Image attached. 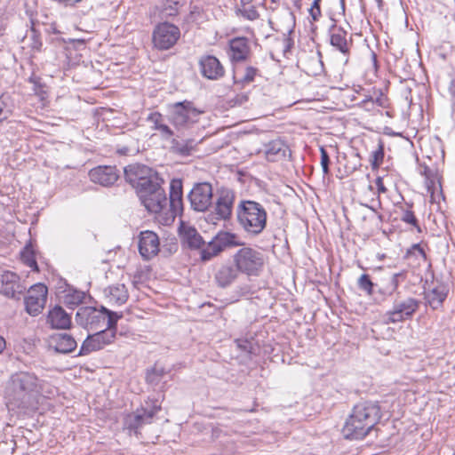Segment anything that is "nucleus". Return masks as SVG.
I'll return each instance as SVG.
<instances>
[{
	"instance_id": "20",
	"label": "nucleus",
	"mask_w": 455,
	"mask_h": 455,
	"mask_svg": "<svg viewBox=\"0 0 455 455\" xmlns=\"http://www.w3.org/2000/svg\"><path fill=\"white\" fill-rule=\"evenodd\" d=\"M201 74L209 80H218L224 76L225 68L215 56L204 55L199 60Z\"/></svg>"
},
{
	"instance_id": "28",
	"label": "nucleus",
	"mask_w": 455,
	"mask_h": 455,
	"mask_svg": "<svg viewBox=\"0 0 455 455\" xmlns=\"http://www.w3.org/2000/svg\"><path fill=\"white\" fill-rule=\"evenodd\" d=\"M151 127L158 131L164 139H169L173 135L172 129L165 124L164 116L159 112L150 113L147 118Z\"/></svg>"
},
{
	"instance_id": "9",
	"label": "nucleus",
	"mask_w": 455,
	"mask_h": 455,
	"mask_svg": "<svg viewBox=\"0 0 455 455\" xmlns=\"http://www.w3.org/2000/svg\"><path fill=\"white\" fill-rule=\"evenodd\" d=\"M124 178L136 192L143 190L161 180L151 168L142 164H132L124 168Z\"/></svg>"
},
{
	"instance_id": "50",
	"label": "nucleus",
	"mask_w": 455,
	"mask_h": 455,
	"mask_svg": "<svg viewBox=\"0 0 455 455\" xmlns=\"http://www.w3.org/2000/svg\"><path fill=\"white\" fill-rule=\"evenodd\" d=\"M340 4H341L342 8L344 9L345 8V0H340Z\"/></svg>"
},
{
	"instance_id": "44",
	"label": "nucleus",
	"mask_w": 455,
	"mask_h": 455,
	"mask_svg": "<svg viewBox=\"0 0 455 455\" xmlns=\"http://www.w3.org/2000/svg\"><path fill=\"white\" fill-rule=\"evenodd\" d=\"M10 114V110L6 108L4 101L0 100V123L5 120Z\"/></svg>"
},
{
	"instance_id": "51",
	"label": "nucleus",
	"mask_w": 455,
	"mask_h": 455,
	"mask_svg": "<svg viewBox=\"0 0 455 455\" xmlns=\"http://www.w3.org/2000/svg\"><path fill=\"white\" fill-rule=\"evenodd\" d=\"M366 207L369 208L370 210H371L375 214H377L376 211L372 207L368 206V205H366Z\"/></svg>"
},
{
	"instance_id": "45",
	"label": "nucleus",
	"mask_w": 455,
	"mask_h": 455,
	"mask_svg": "<svg viewBox=\"0 0 455 455\" xmlns=\"http://www.w3.org/2000/svg\"><path fill=\"white\" fill-rule=\"evenodd\" d=\"M375 185L377 186L378 193L384 194L387 192V188L384 185L383 179L381 177H378L375 180Z\"/></svg>"
},
{
	"instance_id": "36",
	"label": "nucleus",
	"mask_w": 455,
	"mask_h": 455,
	"mask_svg": "<svg viewBox=\"0 0 455 455\" xmlns=\"http://www.w3.org/2000/svg\"><path fill=\"white\" fill-rule=\"evenodd\" d=\"M237 12L248 20H255L259 17L256 7L253 5L240 7Z\"/></svg>"
},
{
	"instance_id": "39",
	"label": "nucleus",
	"mask_w": 455,
	"mask_h": 455,
	"mask_svg": "<svg viewBox=\"0 0 455 455\" xmlns=\"http://www.w3.org/2000/svg\"><path fill=\"white\" fill-rule=\"evenodd\" d=\"M84 294L80 291H74L73 293L68 294L65 298V301L68 305H78L82 303Z\"/></svg>"
},
{
	"instance_id": "29",
	"label": "nucleus",
	"mask_w": 455,
	"mask_h": 455,
	"mask_svg": "<svg viewBox=\"0 0 455 455\" xmlns=\"http://www.w3.org/2000/svg\"><path fill=\"white\" fill-rule=\"evenodd\" d=\"M285 152L286 146L281 140H275L265 145L264 153L266 158L270 162L284 157Z\"/></svg>"
},
{
	"instance_id": "10",
	"label": "nucleus",
	"mask_w": 455,
	"mask_h": 455,
	"mask_svg": "<svg viewBox=\"0 0 455 455\" xmlns=\"http://www.w3.org/2000/svg\"><path fill=\"white\" fill-rule=\"evenodd\" d=\"M180 36V28L170 22L159 23L153 31V44L158 50L173 47Z\"/></svg>"
},
{
	"instance_id": "3",
	"label": "nucleus",
	"mask_w": 455,
	"mask_h": 455,
	"mask_svg": "<svg viewBox=\"0 0 455 455\" xmlns=\"http://www.w3.org/2000/svg\"><path fill=\"white\" fill-rule=\"evenodd\" d=\"M235 212L239 226L250 235H259L267 227V211L256 201L241 200Z\"/></svg>"
},
{
	"instance_id": "21",
	"label": "nucleus",
	"mask_w": 455,
	"mask_h": 455,
	"mask_svg": "<svg viewBox=\"0 0 455 455\" xmlns=\"http://www.w3.org/2000/svg\"><path fill=\"white\" fill-rule=\"evenodd\" d=\"M182 182L181 180H172L170 184V197L168 201L167 214L174 219L176 215L180 214L183 211L182 200Z\"/></svg>"
},
{
	"instance_id": "19",
	"label": "nucleus",
	"mask_w": 455,
	"mask_h": 455,
	"mask_svg": "<svg viewBox=\"0 0 455 455\" xmlns=\"http://www.w3.org/2000/svg\"><path fill=\"white\" fill-rule=\"evenodd\" d=\"M24 289L17 274L12 271H4L0 274V292L4 296L15 298L20 295Z\"/></svg>"
},
{
	"instance_id": "40",
	"label": "nucleus",
	"mask_w": 455,
	"mask_h": 455,
	"mask_svg": "<svg viewBox=\"0 0 455 455\" xmlns=\"http://www.w3.org/2000/svg\"><path fill=\"white\" fill-rule=\"evenodd\" d=\"M258 73V69L254 67H246L244 70V75L241 79L242 84H250L254 81L255 76Z\"/></svg>"
},
{
	"instance_id": "38",
	"label": "nucleus",
	"mask_w": 455,
	"mask_h": 455,
	"mask_svg": "<svg viewBox=\"0 0 455 455\" xmlns=\"http://www.w3.org/2000/svg\"><path fill=\"white\" fill-rule=\"evenodd\" d=\"M235 238V235L225 232L218 234L213 239L220 245H221V250L223 251L227 246L232 243L233 239Z\"/></svg>"
},
{
	"instance_id": "4",
	"label": "nucleus",
	"mask_w": 455,
	"mask_h": 455,
	"mask_svg": "<svg viewBox=\"0 0 455 455\" xmlns=\"http://www.w3.org/2000/svg\"><path fill=\"white\" fill-rule=\"evenodd\" d=\"M122 314L108 310L105 307H81L76 314V322L87 331H94L106 327L116 326Z\"/></svg>"
},
{
	"instance_id": "11",
	"label": "nucleus",
	"mask_w": 455,
	"mask_h": 455,
	"mask_svg": "<svg viewBox=\"0 0 455 455\" xmlns=\"http://www.w3.org/2000/svg\"><path fill=\"white\" fill-rule=\"evenodd\" d=\"M95 331V333L88 335L84 339L81 346L79 355H88L93 351L100 350L107 345L111 344L116 338V326L106 327Z\"/></svg>"
},
{
	"instance_id": "8",
	"label": "nucleus",
	"mask_w": 455,
	"mask_h": 455,
	"mask_svg": "<svg viewBox=\"0 0 455 455\" xmlns=\"http://www.w3.org/2000/svg\"><path fill=\"white\" fill-rule=\"evenodd\" d=\"M201 113L190 101L177 102L172 106L169 121L177 130H185L198 121Z\"/></svg>"
},
{
	"instance_id": "6",
	"label": "nucleus",
	"mask_w": 455,
	"mask_h": 455,
	"mask_svg": "<svg viewBox=\"0 0 455 455\" xmlns=\"http://www.w3.org/2000/svg\"><path fill=\"white\" fill-rule=\"evenodd\" d=\"M234 261L240 272L258 276L264 266V255L251 247H243L234 255Z\"/></svg>"
},
{
	"instance_id": "18",
	"label": "nucleus",
	"mask_w": 455,
	"mask_h": 455,
	"mask_svg": "<svg viewBox=\"0 0 455 455\" xmlns=\"http://www.w3.org/2000/svg\"><path fill=\"white\" fill-rule=\"evenodd\" d=\"M89 177L93 183L109 187L116 182L119 173L116 166L100 165L89 172Z\"/></svg>"
},
{
	"instance_id": "43",
	"label": "nucleus",
	"mask_w": 455,
	"mask_h": 455,
	"mask_svg": "<svg viewBox=\"0 0 455 455\" xmlns=\"http://www.w3.org/2000/svg\"><path fill=\"white\" fill-rule=\"evenodd\" d=\"M320 2L321 0H314L309 9V14L314 21L318 20L319 17L321 16Z\"/></svg>"
},
{
	"instance_id": "35",
	"label": "nucleus",
	"mask_w": 455,
	"mask_h": 455,
	"mask_svg": "<svg viewBox=\"0 0 455 455\" xmlns=\"http://www.w3.org/2000/svg\"><path fill=\"white\" fill-rule=\"evenodd\" d=\"M357 284L359 289L364 291L368 295H372L374 293L375 284L371 282L369 275L363 274L359 277Z\"/></svg>"
},
{
	"instance_id": "32",
	"label": "nucleus",
	"mask_w": 455,
	"mask_h": 455,
	"mask_svg": "<svg viewBox=\"0 0 455 455\" xmlns=\"http://www.w3.org/2000/svg\"><path fill=\"white\" fill-rule=\"evenodd\" d=\"M401 274H394L387 279V283L384 287L379 288V292L385 297L392 296L397 290L399 285L398 278Z\"/></svg>"
},
{
	"instance_id": "2",
	"label": "nucleus",
	"mask_w": 455,
	"mask_h": 455,
	"mask_svg": "<svg viewBox=\"0 0 455 455\" xmlns=\"http://www.w3.org/2000/svg\"><path fill=\"white\" fill-rule=\"evenodd\" d=\"M380 419V407L377 402L365 401L354 406L352 413L343 427L347 439H362L366 436Z\"/></svg>"
},
{
	"instance_id": "27",
	"label": "nucleus",
	"mask_w": 455,
	"mask_h": 455,
	"mask_svg": "<svg viewBox=\"0 0 455 455\" xmlns=\"http://www.w3.org/2000/svg\"><path fill=\"white\" fill-rule=\"evenodd\" d=\"M180 235L182 242L191 249H198L204 243L200 234L191 226L182 224L180 228Z\"/></svg>"
},
{
	"instance_id": "17",
	"label": "nucleus",
	"mask_w": 455,
	"mask_h": 455,
	"mask_svg": "<svg viewBox=\"0 0 455 455\" xmlns=\"http://www.w3.org/2000/svg\"><path fill=\"white\" fill-rule=\"evenodd\" d=\"M330 44L346 57L345 62H347L353 45L352 38L347 39V32L343 28L333 25L330 30Z\"/></svg>"
},
{
	"instance_id": "47",
	"label": "nucleus",
	"mask_w": 455,
	"mask_h": 455,
	"mask_svg": "<svg viewBox=\"0 0 455 455\" xmlns=\"http://www.w3.org/2000/svg\"><path fill=\"white\" fill-rule=\"evenodd\" d=\"M26 264L30 267L31 268L35 269V270H38V267H37V263L35 259L33 258H28L26 259Z\"/></svg>"
},
{
	"instance_id": "42",
	"label": "nucleus",
	"mask_w": 455,
	"mask_h": 455,
	"mask_svg": "<svg viewBox=\"0 0 455 455\" xmlns=\"http://www.w3.org/2000/svg\"><path fill=\"white\" fill-rule=\"evenodd\" d=\"M320 152H321V166L323 169V172L324 174H328L329 173V164H330L329 155L323 148H320Z\"/></svg>"
},
{
	"instance_id": "25",
	"label": "nucleus",
	"mask_w": 455,
	"mask_h": 455,
	"mask_svg": "<svg viewBox=\"0 0 455 455\" xmlns=\"http://www.w3.org/2000/svg\"><path fill=\"white\" fill-rule=\"evenodd\" d=\"M448 295V288L443 283H437L435 287L425 291V299L433 309H438L443 306Z\"/></svg>"
},
{
	"instance_id": "5",
	"label": "nucleus",
	"mask_w": 455,
	"mask_h": 455,
	"mask_svg": "<svg viewBox=\"0 0 455 455\" xmlns=\"http://www.w3.org/2000/svg\"><path fill=\"white\" fill-rule=\"evenodd\" d=\"M163 179L151 186L140 191L138 194L141 204L152 213L165 212L168 211V199L164 189L162 188Z\"/></svg>"
},
{
	"instance_id": "41",
	"label": "nucleus",
	"mask_w": 455,
	"mask_h": 455,
	"mask_svg": "<svg viewBox=\"0 0 455 455\" xmlns=\"http://www.w3.org/2000/svg\"><path fill=\"white\" fill-rule=\"evenodd\" d=\"M401 220L407 224L414 226L415 228H417L419 230V227L418 225V220L411 211H410V210L403 211V212L401 216Z\"/></svg>"
},
{
	"instance_id": "26",
	"label": "nucleus",
	"mask_w": 455,
	"mask_h": 455,
	"mask_svg": "<svg viewBox=\"0 0 455 455\" xmlns=\"http://www.w3.org/2000/svg\"><path fill=\"white\" fill-rule=\"evenodd\" d=\"M51 346L62 354H68L75 350L77 346L75 339L68 333H58L51 338Z\"/></svg>"
},
{
	"instance_id": "24",
	"label": "nucleus",
	"mask_w": 455,
	"mask_h": 455,
	"mask_svg": "<svg viewBox=\"0 0 455 455\" xmlns=\"http://www.w3.org/2000/svg\"><path fill=\"white\" fill-rule=\"evenodd\" d=\"M47 323L52 329H68L71 325V318L61 307L55 306L48 313Z\"/></svg>"
},
{
	"instance_id": "15",
	"label": "nucleus",
	"mask_w": 455,
	"mask_h": 455,
	"mask_svg": "<svg viewBox=\"0 0 455 455\" xmlns=\"http://www.w3.org/2000/svg\"><path fill=\"white\" fill-rule=\"evenodd\" d=\"M235 193L227 188H220L217 190L215 203V213L219 219L228 220L232 217Z\"/></svg>"
},
{
	"instance_id": "46",
	"label": "nucleus",
	"mask_w": 455,
	"mask_h": 455,
	"mask_svg": "<svg viewBox=\"0 0 455 455\" xmlns=\"http://www.w3.org/2000/svg\"><path fill=\"white\" fill-rule=\"evenodd\" d=\"M237 343V346L243 349V351H246V352H251V343L247 340H237L236 341Z\"/></svg>"
},
{
	"instance_id": "49",
	"label": "nucleus",
	"mask_w": 455,
	"mask_h": 455,
	"mask_svg": "<svg viewBox=\"0 0 455 455\" xmlns=\"http://www.w3.org/2000/svg\"><path fill=\"white\" fill-rule=\"evenodd\" d=\"M252 0H241V7L251 6Z\"/></svg>"
},
{
	"instance_id": "31",
	"label": "nucleus",
	"mask_w": 455,
	"mask_h": 455,
	"mask_svg": "<svg viewBox=\"0 0 455 455\" xmlns=\"http://www.w3.org/2000/svg\"><path fill=\"white\" fill-rule=\"evenodd\" d=\"M195 148L194 140H173L172 144V149L173 152L178 153L181 156H188Z\"/></svg>"
},
{
	"instance_id": "30",
	"label": "nucleus",
	"mask_w": 455,
	"mask_h": 455,
	"mask_svg": "<svg viewBox=\"0 0 455 455\" xmlns=\"http://www.w3.org/2000/svg\"><path fill=\"white\" fill-rule=\"evenodd\" d=\"M238 271L236 267L222 266L218 269L215 275L216 282L220 286L227 287L237 278Z\"/></svg>"
},
{
	"instance_id": "34",
	"label": "nucleus",
	"mask_w": 455,
	"mask_h": 455,
	"mask_svg": "<svg viewBox=\"0 0 455 455\" xmlns=\"http://www.w3.org/2000/svg\"><path fill=\"white\" fill-rule=\"evenodd\" d=\"M164 375L165 371L164 368L155 366L151 371H148L146 379L148 383L156 386Z\"/></svg>"
},
{
	"instance_id": "22",
	"label": "nucleus",
	"mask_w": 455,
	"mask_h": 455,
	"mask_svg": "<svg viewBox=\"0 0 455 455\" xmlns=\"http://www.w3.org/2000/svg\"><path fill=\"white\" fill-rule=\"evenodd\" d=\"M228 55L232 62L245 61L251 54L249 40L245 37H235L229 41Z\"/></svg>"
},
{
	"instance_id": "14",
	"label": "nucleus",
	"mask_w": 455,
	"mask_h": 455,
	"mask_svg": "<svg viewBox=\"0 0 455 455\" xmlns=\"http://www.w3.org/2000/svg\"><path fill=\"white\" fill-rule=\"evenodd\" d=\"M160 405L154 404L150 409L141 407L129 414L124 419V427L130 431L138 434V430L144 425L150 424L155 415L160 411Z\"/></svg>"
},
{
	"instance_id": "16",
	"label": "nucleus",
	"mask_w": 455,
	"mask_h": 455,
	"mask_svg": "<svg viewBox=\"0 0 455 455\" xmlns=\"http://www.w3.org/2000/svg\"><path fill=\"white\" fill-rule=\"evenodd\" d=\"M138 247L139 252L144 259H153L160 251L158 235L151 230L141 231L138 237Z\"/></svg>"
},
{
	"instance_id": "48",
	"label": "nucleus",
	"mask_w": 455,
	"mask_h": 455,
	"mask_svg": "<svg viewBox=\"0 0 455 455\" xmlns=\"http://www.w3.org/2000/svg\"><path fill=\"white\" fill-rule=\"evenodd\" d=\"M6 347V341L3 336L0 335V354H2Z\"/></svg>"
},
{
	"instance_id": "1",
	"label": "nucleus",
	"mask_w": 455,
	"mask_h": 455,
	"mask_svg": "<svg viewBox=\"0 0 455 455\" xmlns=\"http://www.w3.org/2000/svg\"><path fill=\"white\" fill-rule=\"evenodd\" d=\"M53 395L52 387L34 372L20 371L5 382L4 397L9 411H36L41 397Z\"/></svg>"
},
{
	"instance_id": "33",
	"label": "nucleus",
	"mask_w": 455,
	"mask_h": 455,
	"mask_svg": "<svg viewBox=\"0 0 455 455\" xmlns=\"http://www.w3.org/2000/svg\"><path fill=\"white\" fill-rule=\"evenodd\" d=\"M221 251V245L212 239L204 249H202L201 259L204 261L210 260Z\"/></svg>"
},
{
	"instance_id": "23",
	"label": "nucleus",
	"mask_w": 455,
	"mask_h": 455,
	"mask_svg": "<svg viewBox=\"0 0 455 455\" xmlns=\"http://www.w3.org/2000/svg\"><path fill=\"white\" fill-rule=\"evenodd\" d=\"M104 296L111 305H123L128 298V290L124 283H115L104 289Z\"/></svg>"
},
{
	"instance_id": "37",
	"label": "nucleus",
	"mask_w": 455,
	"mask_h": 455,
	"mask_svg": "<svg viewBox=\"0 0 455 455\" xmlns=\"http://www.w3.org/2000/svg\"><path fill=\"white\" fill-rule=\"evenodd\" d=\"M384 159V148L382 144H379L378 148L371 153V166L373 169L379 168Z\"/></svg>"
},
{
	"instance_id": "12",
	"label": "nucleus",
	"mask_w": 455,
	"mask_h": 455,
	"mask_svg": "<svg viewBox=\"0 0 455 455\" xmlns=\"http://www.w3.org/2000/svg\"><path fill=\"white\" fill-rule=\"evenodd\" d=\"M213 189L209 182L194 185L188 198L191 208L196 212H205L212 204Z\"/></svg>"
},
{
	"instance_id": "7",
	"label": "nucleus",
	"mask_w": 455,
	"mask_h": 455,
	"mask_svg": "<svg viewBox=\"0 0 455 455\" xmlns=\"http://www.w3.org/2000/svg\"><path fill=\"white\" fill-rule=\"evenodd\" d=\"M419 307V301L411 297H397L393 302V307L383 315L386 324L397 323L411 319Z\"/></svg>"
},
{
	"instance_id": "13",
	"label": "nucleus",
	"mask_w": 455,
	"mask_h": 455,
	"mask_svg": "<svg viewBox=\"0 0 455 455\" xmlns=\"http://www.w3.org/2000/svg\"><path fill=\"white\" fill-rule=\"evenodd\" d=\"M47 294V287L41 283L34 284L28 289L25 297V306L30 315L35 316L42 312L46 303Z\"/></svg>"
}]
</instances>
